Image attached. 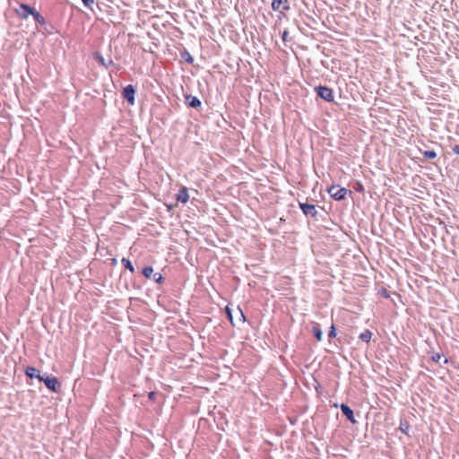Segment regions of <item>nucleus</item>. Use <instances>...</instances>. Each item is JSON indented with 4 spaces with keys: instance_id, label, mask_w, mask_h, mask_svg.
Here are the masks:
<instances>
[{
    "instance_id": "obj_15",
    "label": "nucleus",
    "mask_w": 459,
    "mask_h": 459,
    "mask_svg": "<svg viewBox=\"0 0 459 459\" xmlns=\"http://www.w3.org/2000/svg\"><path fill=\"white\" fill-rule=\"evenodd\" d=\"M31 15L37 23L40 25H44L46 23L45 18L36 9L33 11Z\"/></svg>"
},
{
    "instance_id": "obj_8",
    "label": "nucleus",
    "mask_w": 459,
    "mask_h": 459,
    "mask_svg": "<svg viewBox=\"0 0 459 459\" xmlns=\"http://www.w3.org/2000/svg\"><path fill=\"white\" fill-rule=\"evenodd\" d=\"M340 409H341V411L342 412V414L346 417V419L350 422H351V423L357 422V420H355V417H354L353 411L351 409L350 406H348L345 403H342V404H340Z\"/></svg>"
},
{
    "instance_id": "obj_21",
    "label": "nucleus",
    "mask_w": 459,
    "mask_h": 459,
    "mask_svg": "<svg viewBox=\"0 0 459 459\" xmlns=\"http://www.w3.org/2000/svg\"><path fill=\"white\" fill-rule=\"evenodd\" d=\"M152 278L157 283H161L163 281V276L160 273H153Z\"/></svg>"
},
{
    "instance_id": "obj_10",
    "label": "nucleus",
    "mask_w": 459,
    "mask_h": 459,
    "mask_svg": "<svg viewBox=\"0 0 459 459\" xmlns=\"http://www.w3.org/2000/svg\"><path fill=\"white\" fill-rule=\"evenodd\" d=\"M186 102L189 107L194 108H200L202 105L201 100L196 96L190 94L186 96Z\"/></svg>"
},
{
    "instance_id": "obj_20",
    "label": "nucleus",
    "mask_w": 459,
    "mask_h": 459,
    "mask_svg": "<svg viewBox=\"0 0 459 459\" xmlns=\"http://www.w3.org/2000/svg\"><path fill=\"white\" fill-rule=\"evenodd\" d=\"M181 56L186 63L193 64L194 58L188 51L185 50L184 52H181Z\"/></svg>"
},
{
    "instance_id": "obj_26",
    "label": "nucleus",
    "mask_w": 459,
    "mask_h": 459,
    "mask_svg": "<svg viewBox=\"0 0 459 459\" xmlns=\"http://www.w3.org/2000/svg\"><path fill=\"white\" fill-rule=\"evenodd\" d=\"M442 358V355L439 354V353H433L432 356H431V359L435 362H439V360L441 359Z\"/></svg>"
},
{
    "instance_id": "obj_14",
    "label": "nucleus",
    "mask_w": 459,
    "mask_h": 459,
    "mask_svg": "<svg viewBox=\"0 0 459 459\" xmlns=\"http://www.w3.org/2000/svg\"><path fill=\"white\" fill-rule=\"evenodd\" d=\"M359 338L362 342H369L372 338V333L368 329H366L359 334Z\"/></svg>"
},
{
    "instance_id": "obj_19",
    "label": "nucleus",
    "mask_w": 459,
    "mask_h": 459,
    "mask_svg": "<svg viewBox=\"0 0 459 459\" xmlns=\"http://www.w3.org/2000/svg\"><path fill=\"white\" fill-rule=\"evenodd\" d=\"M423 157L428 160H433L437 157V152L434 150H427L421 152Z\"/></svg>"
},
{
    "instance_id": "obj_3",
    "label": "nucleus",
    "mask_w": 459,
    "mask_h": 459,
    "mask_svg": "<svg viewBox=\"0 0 459 459\" xmlns=\"http://www.w3.org/2000/svg\"><path fill=\"white\" fill-rule=\"evenodd\" d=\"M315 91L318 97L327 102H333L334 100L333 91L327 86H316L315 87Z\"/></svg>"
},
{
    "instance_id": "obj_27",
    "label": "nucleus",
    "mask_w": 459,
    "mask_h": 459,
    "mask_svg": "<svg viewBox=\"0 0 459 459\" xmlns=\"http://www.w3.org/2000/svg\"><path fill=\"white\" fill-rule=\"evenodd\" d=\"M238 312H239V315H240V318H239V321L240 322H245L246 321V317H245V315L243 313V311L238 307Z\"/></svg>"
},
{
    "instance_id": "obj_5",
    "label": "nucleus",
    "mask_w": 459,
    "mask_h": 459,
    "mask_svg": "<svg viewBox=\"0 0 459 459\" xmlns=\"http://www.w3.org/2000/svg\"><path fill=\"white\" fill-rule=\"evenodd\" d=\"M299 206L306 216H310L312 218H316L317 216L318 212L315 204L299 202Z\"/></svg>"
},
{
    "instance_id": "obj_24",
    "label": "nucleus",
    "mask_w": 459,
    "mask_h": 459,
    "mask_svg": "<svg viewBox=\"0 0 459 459\" xmlns=\"http://www.w3.org/2000/svg\"><path fill=\"white\" fill-rule=\"evenodd\" d=\"M378 293L385 299H388L390 297L389 291L385 288L380 289Z\"/></svg>"
},
{
    "instance_id": "obj_23",
    "label": "nucleus",
    "mask_w": 459,
    "mask_h": 459,
    "mask_svg": "<svg viewBox=\"0 0 459 459\" xmlns=\"http://www.w3.org/2000/svg\"><path fill=\"white\" fill-rule=\"evenodd\" d=\"M336 336V329L333 325H331L329 332H328V337L329 338H334Z\"/></svg>"
},
{
    "instance_id": "obj_17",
    "label": "nucleus",
    "mask_w": 459,
    "mask_h": 459,
    "mask_svg": "<svg viewBox=\"0 0 459 459\" xmlns=\"http://www.w3.org/2000/svg\"><path fill=\"white\" fill-rule=\"evenodd\" d=\"M153 267L152 266H145L143 268L142 273L147 279H151L153 274Z\"/></svg>"
},
{
    "instance_id": "obj_13",
    "label": "nucleus",
    "mask_w": 459,
    "mask_h": 459,
    "mask_svg": "<svg viewBox=\"0 0 459 459\" xmlns=\"http://www.w3.org/2000/svg\"><path fill=\"white\" fill-rule=\"evenodd\" d=\"M25 375L30 378H37V376H41L39 370L34 367H27L25 368Z\"/></svg>"
},
{
    "instance_id": "obj_9",
    "label": "nucleus",
    "mask_w": 459,
    "mask_h": 459,
    "mask_svg": "<svg viewBox=\"0 0 459 459\" xmlns=\"http://www.w3.org/2000/svg\"><path fill=\"white\" fill-rule=\"evenodd\" d=\"M93 58L103 67L108 68L110 65H114V62L112 59H109L108 62L105 60L103 56L100 52H94L93 53Z\"/></svg>"
},
{
    "instance_id": "obj_18",
    "label": "nucleus",
    "mask_w": 459,
    "mask_h": 459,
    "mask_svg": "<svg viewBox=\"0 0 459 459\" xmlns=\"http://www.w3.org/2000/svg\"><path fill=\"white\" fill-rule=\"evenodd\" d=\"M399 429L401 430L402 433L408 435L410 430L409 423L406 420H402L400 422Z\"/></svg>"
},
{
    "instance_id": "obj_16",
    "label": "nucleus",
    "mask_w": 459,
    "mask_h": 459,
    "mask_svg": "<svg viewBox=\"0 0 459 459\" xmlns=\"http://www.w3.org/2000/svg\"><path fill=\"white\" fill-rule=\"evenodd\" d=\"M121 264L125 266L126 269L129 270L131 273L134 272V267L128 258L123 257L121 259Z\"/></svg>"
},
{
    "instance_id": "obj_31",
    "label": "nucleus",
    "mask_w": 459,
    "mask_h": 459,
    "mask_svg": "<svg viewBox=\"0 0 459 459\" xmlns=\"http://www.w3.org/2000/svg\"><path fill=\"white\" fill-rule=\"evenodd\" d=\"M360 188H363V186L360 185L359 186H358V189H360Z\"/></svg>"
},
{
    "instance_id": "obj_25",
    "label": "nucleus",
    "mask_w": 459,
    "mask_h": 459,
    "mask_svg": "<svg viewBox=\"0 0 459 459\" xmlns=\"http://www.w3.org/2000/svg\"><path fill=\"white\" fill-rule=\"evenodd\" d=\"M226 314H227V316H228L229 320L230 321L231 325L234 326L235 324L233 323L232 312L228 307H226Z\"/></svg>"
},
{
    "instance_id": "obj_28",
    "label": "nucleus",
    "mask_w": 459,
    "mask_h": 459,
    "mask_svg": "<svg viewBox=\"0 0 459 459\" xmlns=\"http://www.w3.org/2000/svg\"><path fill=\"white\" fill-rule=\"evenodd\" d=\"M148 398L152 401H154L156 398V393L155 392H150L148 394Z\"/></svg>"
},
{
    "instance_id": "obj_2",
    "label": "nucleus",
    "mask_w": 459,
    "mask_h": 459,
    "mask_svg": "<svg viewBox=\"0 0 459 459\" xmlns=\"http://www.w3.org/2000/svg\"><path fill=\"white\" fill-rule=\"evenodd\" d=\"M37 378L45 384L48 389L51 392L56 393L60 388V383L56 377L48 376L45 374L43 376H37Z\"/></svg>"
},
{
    "instance_id": "obj_7",
    "label": "nucleus",
    "mask_w": 459,
    "mask_h": 459,
    "mask_svg": "<svg viewBox=\"0 0 459 459\" xmlns=\"http://www.w3.org/2000/svg\"><path fill=\"white\" fill-rule=\"evenodd\" d=\"M272 8L273 11H280L284 13L290 10V4L288 0H273Z\"/></svg>"
},
{
    "instance_id": "obj_12",
    "label": "nucleus",
    "mask_w": 459,
    "mask_h": 459,
    "mask_svg": "<svg viewBox=\"0 0 459 459\" xmlns=\"http://www.w3.org/2000/svg\"><path fill=\"white\" fill-rule=\"evenodd\" d=\"M312 333L314 334V336L316 337V339L320 342L322 341V337H323V332L320 328V325L316 323H315L312 326Z\"/></svg>"
},
{
    "instance_id": "obj_29",
    "label": "nucleus",
    "mask_w": 459,
    "mask_h": 459,
    "mask_svg": "<svg viewBox=\"0 0 459 459\" xmlns=\"http://www.w3.org/2000/svg\"><path fill=\"white\" fill-rule=\"evenodd\" d=\"M453 152L456 155H459V143L458 144H455L454 147H453Z\"/></svg>"
},
{
    "instance_id": "obj_22",
    "label": "nucleus",
    "mask_w": 459,
    "mask_h": 459,
    "mask_svg": "<svg viewBox=\"0 0 459 459\" xmlns=\"http://www.w3.org/2000/svg\"><path fill=\"white\" fill-rule=\"evenodd\" d=\"M83 5L90 10H92V6L94 4V0H82Z\"/></svg>"
},
{
    "instance_id": "obj_32",
    "label": "nucleus",
    "mask_w": 459,
    "mask_h": 459,
    "mask_svg": "<svg viewBox=\"0 0 459 459\" xmlns=\"http://www.w3.org/2000/svg\"><path fill=\"white\" fill-rule=\"evenodd\" d=\"M360 188H363V186L360 185L359 186H358V189H360Z\"/></svg>"
},
{
    "instance_id": "obj_11",
    "label": "nucleus",
    "mask_w": 459,
    "mask_h": 459,
    "mask_svg": "<svg viewBox=\"0 0 459 459\" xmlns=\"http://www.w3.org/2000/svg\"><path fill=\"white\" fill-rule=\"evenodd\" d=\"M189 200V195L186 187L181 188L177 195V201L186 204Z\"/></svg>"
},
{
    "instance_id": "obj_1",
    "label": "nucleus",
    "mask_w": 459,
    "mask_h": 459,
    "mask_svg": "<svg viewBox=\"0 0 459 459\" xmlns=\"http://www.w3.org/2000/svg\"><path fill=\"white\" fill-rule=\"evenodd\" d=\"M327 192L336 201H342L347 197L348 194H351V191L339 185H332L328 187Z\"/></svg>"
},
{
    "instance_id": "obj_4",
    "label": "nucleus",
    "mask_w": 459,
    "mask_h": 459,
    "mask_svg": "<svg viewBox=\"0 0 459 459\" xmlns=\"http://www.w3.org/2000/svg\"><path fill=\"white\" fill-rule=\"evenodd\" d=\"M135 87L132 84H128L122 91V96L130 105H134L135 101Z\"/></svg>"
},
{
    "instance_id": "obj_6",
    "label": "nucleus",
    "mask_w": 459,
    "mask_h": 459,
    "mask_svg": "<svg viewBox=\"0 0 459 459\" xmlns=\"http://www.w3.org/2000/svg\"><path fill=\"white\" fill-rule=\"evenodd\" d=\"M35 8L31 7L27 4H21L19 8L15 10L17 15L22 19H27L30 15L32 14Z\"/></svg>"
},
{
    "instance_id": "obj_30",
    "label": "nucleus",
    "mask_w": 459,
    "mask_h": 459,
    "mask_svg": "<svg viewBox=\"0 0 459 459\" xmlns=\"http://www.w3.org/2000/svg\"><path fill=\"white\" fill-rule=\"evenodd\" d=\"M288 35H289L288 30H284V31L282 32V36H281V38H282V40H283V41H286V40H287V37H288Z\"/></svg>"
}]
</instances>
